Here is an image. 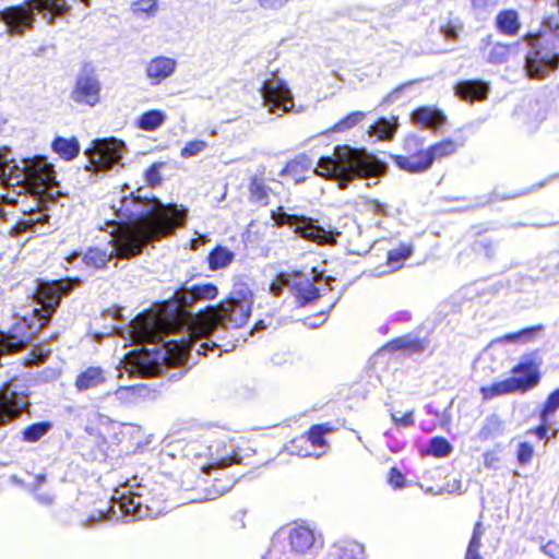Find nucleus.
I'll use <instances>...</instances> for the list:
<instances>
[{
    "instance_id": "1",
    "label": "nucleus",
    "mask_w": 559,
    "mask_h": 559,
    "mask_svg": "<svg viewBox=\"0 0 559 559\" xmlns=\"http://www.w3.org/2000/svg\"><path fill=\"white\" fill-rule=\"evenodd\" d=\"M188 210L183 205L164 204L154 201L152 205L131 193L120 201L116 216L121 228L117 237L116 254L130 259L141 253L148 242L173 235L186 224Z\"/></svg>"
},
{
    "instance_id": "2",
    "label": "nucleus",
    "mask_w": 559,
    "mask_h": 559,
    "mask_svg": "<svg viewBox=\"0 0 559 559\" xmlns=\"http://www.w3.org/2000/svg\"><path fill=\"white\" fill-rule=\"evenodd\" d=\"M253 293L249 285L242 281L235 282L226 299L216 307H207L205 311L199 312L190 329L188 337L179 341L164 343V359L169 364H180L193 348L198 354H206V350L214 349L216 344L201 342L218 328L240 329L243 328L251 316L253 306Z\"/></svg>"
},
{
    "instance_id": "3",
    "label": "nucleus",
    "mask_w": 559,
    "mask_h": 559,
    "mask_svg": "<svg viewBox=\"0 0 559 559\" xmlns=\"http://www.w3.org/2000/svg\"><path fill=\"white\" fill-rule=\"evenodd\" d=\"M386 164L364 148L337 145L333 156H323L318 160L314 173L326 179H335L341 188L349 181L384 176Z\"/></svg>"
},
{
    "instance_id": "4",
    "label": "nucleus",
    "mask_w": 559,
    "mask_h": 559,
    "mask_svg": "<svg viewBox=\"0 0 559 559\" xmlns=\"http://www.w3.org/2000/svg\"><path fill=\"white\" fill-rule=\"evenodd\" d=\"M218 295V288L212 283L195 284L189 289V297L186 292L177 294L178 306L169 311L164 306L157 312L140 314L134 320V334L141 341L151 344H157L164 340V336L175 332L183 326L185 316L181 307L188 301L197 302L201 300H213Z\"/></svg>"
},
{
    "instance_id": "5",
    "label": "nucleus",
    "mask_w": 559,
    "mask_h": 559,
    "mask_svg": "<svg viewBox=\"0 0 559 559\" xmlns=\"http://www.w3.org/2000/svg\"><path fill=\"white\" fill-rule=\"evenodd\" d=\"M47 13V21L66 16L70 11L67 0H24L20 4L10 5L0 11V21L5 24L9 33L23 35L33 29L36 13Z\"/></svg>"
},
{
    "instance_id": "6",
    "label": "nucleus",
    "mask_w": 559,
    "mask_h": 559,
    "mask_svg": "<svg viewBox=\"0 0 559 559\" xmlns=\"http://www.w3.org/2000/svg\"><path fill=\"white\" fill-rule=\"evenodd\" d=\"M542 359L536 354L525 355L524 358L512 367V377L480 386L479 392L484 401L508 394H525L536 388L542 379L539 367Z\"/></svg>"
},
{
    "instance_id": "7",
    "label": "nucleus",
    "mask_w": 559,
    "mask_h": 559,
    "mask_svg": "<svg viewBox=\"0 0 559 559\" xmlns=\"http://www.w3.org/2000/svg\"><path fill=\"white\" fill-rule=\"evenodd\" d=\"M235 484V475L222 465H209L201 469H190L182 479L185 489L195 492L198 500L218 499L228 492Z\"/></svg>"
},
{
    "instance_id": "8",
    "label": "nucleus",
    "mask_w": 559,
    "mask_h": 559,
    "mask_svg": "<svg viewBox=\"0 0 559 559\" xmlns=\"http://www.w3.org/2000/svg\"><path fill=\"white\" fill-rule=\"evenodd\" d=\"M272 219L277 226H289L300 238L319 246H334L341 236L338 230L320 226L313 217L289 214L281 209L272 212Z\"/></svg>"
},
{
    "instance_id": "9",
    "label": "nucleus",
    "mask_w": 559,
    "mask_h": 559,
    "mask_svg": "<svg viewBox=\"0 0 559 559\" xmlns=\"http://www.w3.org/2000/svg\"><path fill=\"white\" fill-rule=\"evenodd\" d=\"M94 503L98 506L91 511V521L111 518V514H116V506L122 515L130 516L133 520H141L148 515L147 510L143 509L141 496L131 491L122 492L117 500L111 498L110 500H97Z\"/></svg>"
},
{
    "instance_id": "10",
    "label": "nucleus",
    "mask_w": 559,
    "mask_h": 559,
    "mask_svg": "<svg viewBox=\"0 0 559 559\" xmlns=\"http://www.w3.org/2000/svg\"><path fill=\"white\" fill-rule=\"evenodd\" d=\"M23 163V183L32 194H44L56 186L53 167L45 157L37 156Z\"/></svg>"
},
{
    "instance_id": "11",
    "label": "nucleus",
    "mask_w": 559,
    "mask_h": 559,
    "mask_svg": "<svg viewBox=\"0 0 559 559\" xmlns=\"http://www.w3.org/2000/svg\"><path fill=\"white\" fill-rule=\"evenodd\" d=\"M88 164L86 169L91 171H102L111 168L122 157V148L115 140H98L93 142V146L87 151Z\"/></svg>"
},
{
    "instance_id": "12",
    "label": "nucleus",
    "mask_w": 559,
    "mask_h": 559,
    "mask_svg": "<svg viewBox=\"0 0 559 559\" xmlns=\"http://www.w3.org/2000/svg\"><path fill=\"white\" fill-rule=\"evenodd\" d=\"M524 40L532 48L525 58V71L530 79H545L550 69L557 68V60L544 53L537 45V36L527 34Z\"/></svg>"
},
{
    "instance_id": "13",
    "label": "nucleus",
    "mask_w": 559,
    "mask_h": 559,
    "mask_svg": "<svg viewBox=\"0 0 559 559\" xmlns=\"http://www.w3.org/2000/svg\"><path fill=\"white\" fill-rule=\"evenodd\" d=\"M414 144V150L407 148L406 155L392 154L390 155L391 160L400 169L407 174H423L431 168V164L428 160V153L421 145V141L413 139L412 142L406 144L409 147Z\"/></svg>"
},
{
    "instance_id": "14",
    "label": "nucleus",
    "mask_w": 559,
    "mask_h": 559,
    "mask_svg": "<svg viewBox=\"0 0 559 559\" xmlns=\"http://www.w3.org/2000/svg\"><path fill=\"white\" fill-rule=\"evenodd\" d=\"M100 82L94 74H80L70 92V98L76 105L94 107L100 102Z\"/></svg>"
},
{
    "instance_id": "15",
    "label": "nucleus",
    "mask_w": 559,
    "mask_h": 559,
    "mask_svg": "<svg viewBox=\"0 0 559 559\" xmlns=\"http://www.w3.org/2000/svg\"><path fill=\"white\" fill-rule=\"evenodd\" d=\"M261 95L270 111L280 109L283 112L289 111L294 107L293 95L286 82L277 79L273 82H263L260 87Z\"/></svg>"
},
{
    "instance_id": "16",
    "label": "nucleus",
    "mask_w": 559,
    "mask_h": 559,
    "mask_svg": "<svg viewBox=\"0 0 559 559\" xmlns=\"http://www.w3.org/2000/svg\"><path fill=\"white\" fill-rule=\"evenodd\" d=\"M558 409L559 386L547 395L538 411L539 424L527 432L533 433L538 440L547 439Z\"/></svg>"
},
{
    "instance_id": "17",
    "label": "nucleus",
    "mask_w": 559,
    "mask_h": 559,
    "mask_svg": "<svg viewBox=\"0 0 559 559\" xmlns=\"http://www.w3.org/2000/svg\"><path fill=\"white\" fill-rule=\"evenodd\" d=\"M483 49L487 51L486 61L492 66L504 64L518 52L520 43L493 41L492 35H488L481 40Z\"/></svg>"
},
{
    "instance_id": "18",
    "label": "nucleus",
    "mask_w": 559,
    "mask_h": 559,
    "mask_svg": "<svg viewBox=\"0 0 559 559\" xmlns=\"http://www.w3.org/2000/svg\"><path fill=\"white\" fill-rule=\"evenodd\" d=\"M489 91V84L481 80H465L454 85L455 96L468 104L487 100Z\"/></svg>"
},
{
    "instance_id": "19",
    "label": "nucleus",
    "mask_w": 559,
    "mask_h": 559,
    "mask_svg": "<svg viewBox=\"0 0 559 559\" xmlns=\"http://www.w3.org/2000/svg\"><path fill=\"white\" fill-rule=\"evenodd\" d=\"M25 403L15 392L0 391V427L19 419Z\"/></svg>"
},
{
    "instance_id": "20",
    "label": "nucleus",
    "mask_w": 559,
    "mask_h": 559,
    "mask_svg": "<svg viewBox=\"0 0 559 559\" xmlns=\"http://www.w3.org/2000/svg\"><path fill=\"white\" fill-rule=\"evenodd\" d=\"M412 121L421 128L438 130L447 124L448 118L441 109L420 106L412 112Z\"/></svg>"
},
{
    "instance_id": "21",
    "label": "nucleus",
    "mask_w": 559,
    "mask_h": 559,
    "mask_svg": "<svg viewBox=\"0 0 559 559\" xmlns=\"http://www.w3.org/2000/svg\"><path fill=\"white\" fill-rule=\"evenodd\" d=\"M175 59L164 56L152 58L146 64L145 73L152 85L160 84L169 78L176 70Z\"/></svg>"
},
{
    "instance_id": "22",
    "label": "nucleus",
    "mask_w": 559,
    "mask_h": 559,
    "mask_svg": "<svg viewBox=\"0 0 559 559\" xmlns=\"http://www.w3.org/2000/svg\"><path fill=\"white\" fill-rule=\"evenodd\" d=\"M334 430L335 427L332 424L322 423L310 426L305 432L311 449H313L314 456L319 457L328 452L330 445L325 436L332 433Z\"/></svg>"
},
{
    "instance_id": "23",
    "label": "nucleus",
    "mask_w": 559,
    "mask_h": 559,
    "mask_svg": "<svg viewBox=\"0 0 559 559\" xmlns=\"http://www.w3.org/2000/svg\"><path fill=\"white\" fill-rule=\"evenodd\" d=\"M427 345V338L413 337L407 334L388 341L384 344L383 349L388 353L402 350L407 355H414L424 352Z\"/></svg>"
},
{
    "instance_id": "24",
    "label": "nucleus",
    "mask_w": 559,
    "mask_h": 559,
    "mask_svg": "<svg viewBox=\"0 0 559 559\" xmlns=\"http://www.w3.org/2000/svg\"><path fill=\"white\" fill-rule=\"evenodd\" d=\"M107 381L106 371L98 366H91L78 373L74 386L79 392L96 389Z\"/></svg>"
},
{
    "instance_id": "25",
    "label": "nucleus",
    "mask_w": 559,
    "mask_h": 559,
    "mask_svg": "<svg viewBox=\"0 0 559 559\" xmlns=\"http://www.w3.org/2000/svg\"><path fill=\"white\" fill-rule=\"evenodd\" d=\"M314 542L313 531L307 526L297 525L288 533V545L292 552L305 554L312 548Z\"/></svg>"
},
{
    "instance_id": "26",
    "label": "nucleus",
    "mask_w": 559,
    "mask_h": 559,
    "mask_svg": "<svg viewBox=\"0 0 559 559\" xmlns=\"http://www.w3.org/2000/svg\"><path fill=\"white\" fill-rule=\"evenodd\" d=\"M495 26L501 35L516 36L521 29L519 13L513 9L501 10L496 15Z\"/></svg>"
},
{
    "instance_id": "27",
    "label": "nucleus",
    "mask_w": 559,
    "mask_h": 559,
    "mask_svg": "<svg viewBox=\"0 0 559 559\" xmlns=\"http://www.w3.org/2000/svg\"><path fill=\"white\" fill-rule=\"evenodd\" d=\"M111 242L114 245V250L111 252H107L106 250H103L97 247L87 248L82 257V262L84 263V265L88 269L100 270L106 267L107 263L112 258L121 259L119 255L116 254L115 239L111 240Z\"/></svg>"
},
{
    "instance_id": "28",
    "label": "nucleus",
    "mask_w": 559,
    "mask_h": 559,
    "mask_svg": "<svg viewBox=\"0 0 559 559\" xmlns=\"http://www.w3.org/2000/svg\"><path fill=\"white\" fill-rule=\"evenodd\" d=\"M52 151L63 160H72L80 154V143L75 136L57 135L51 143Z\"/></svg>"
},
{
    "instance_id": "29",
    "label": "nucleus",
    "mask_w": 559,
    "mask_h": 559,
    "mask_svg": "<svg viewBox=\"0 0 559 559\" xmlns=\"http://www.w3.org/2000/svg\"><path fill=\"white\" fill-rule=\"evenodd\" d=\"M459 146L460 144L450 138L441 139L440 141L426 147L428 153V160L432 166L435 162H440L454 155Z\"/></svg>"
},
{
    "instance_id": "30",
    "label": "nucleus",
    "mask_w": 559,
    "mask_h": 559,
    "mask_svg": "<svg viewBox=\"0 0 559 559\" xmlns=\"http://www.w3.org/2000/svg\"><path fill=\"white\" fill-rule=\"evenodd\" d=\"M312 166V160L306 154H299L288 160L281 170L282 177H292L296 182L302 179V175Z\"/></svg>"
},
{
    "instance_id": "31",
    "label": "nucleus",
    "mask_w": 559,
    "mask_h": 559,
    "mask_svg": "<svg viewBox=\"0 0 559 559\" xmlns=\"http://www.w3.org/2000/svg\"><path fill=\"white\" fill-rule=\"evenodd\" d=\"M235 254L223 246H215L207 254V266L211 271L227 267L233 263Z\"/></svg>"
},
{
    "instance_id": "32",
    "label": "nucleus",
    "mask_w": 559,
    "mask_h": 559,
    "mask_svg": "<svg viewBox=\"0 0 559 559\" xmlns=\"http://www.w3.org/2000/svg\"><path fill=\"white\" fill-rule=\"evenodd\" d=\"M249 195L250 199L262 206H266L270 203V191L265 179L259 176H253L249 181Z\"/></svg>"
},
{
    "instance_id": "33",
    "label": "nucleus",
    "mask_w": 559,
    "mask_h": 559,
    "mask_svg": "<svg viewBox=\"0 0 559 559\" xmlns=\"http://www.w3.org/2000/svg\"><path fill=\"white\" fill-rule=\"evenodd\" d=\"M413 252V245L402 243L397 248L388 251L386 264L392 270H400L404 265L405 261L412 257Z\"/></svg>"
},
{
    "instance_id": "34",
    "label": "nucleus",
    "mask_w": 559,
    "mask_h": 559,
    "mask_svg": "<svg viewBox=\"0 0 559 559\" xmlns=\"http://www.w3.org/2000/svg\"><path fill=\"white\" fill-rule=\"evenodd\" d=\"M52 428L50 421H38L28 425L22 430V439L25 442L34 443L39 441Z\"/></svg>"
},
{
    "instance_id": "35",
    "label": "nucleus",
    "mask_w": 559,
    "mask_h": 559,
    "mask_svg": "<svg viewBox=\"0 0 559 559\" xmlns=\"http://www.w3.org/2000/svg\"><path fill=\"white\" fill-rule=\"evenodd\" d=\"M164 112L157 109H152L143 112L140 116L136 126L139 129L143 131H154L158 127H160L164 123Z\"/></svg>"
},
{
    "instance_id": "36",
    "label": "nucleus",
    "mask_w": 559,
    "mask_h": 559,
    "mask_svg": "<svg viewBox=\"0 0 559 559\" xmlns=\"http://www.w3.org/2000/svg\"><path fill=\"white\" fill-rule=\"evenodd\" d=\"M285 449L290 455L299 457L314 456L313 449H311L305 433L294 437L285 445Z\"/></svg>"
},
{
    "instance_id": "37",
    "label": "nucleus",
    "mask_w": 559,
    "mask_h": 559,
    "mask_svg": "<svg viewBox=\"0 0 559 559\" xmlns=\"http://www.w3.org/2000/svg\"><path fill=\"white\" fill-rule=\"evenodd\" d=\"M365 118L366 114L364 111H352L332 124L328 131L331 133L346 132L360 123Z\"/></svg>"
},
{
    "instance_id": "38",
    "label": "nucleus",
    "mask_w": 559,
    "mask_h": 559,
    "mask_svg": "<svg viewBox=\"0 0 559 559\" xmlns=\"http://www.w3.org/2000/svg\"><path fill=\"white\" fill-rule=\"evenodd\" d=\"M452 451L451 443L444 437L437 436L429 440L425 454L440 459L450 455Z\"/></svg>"
},
{
    "instance_id": "39",
    "label": "nucleus",
    "mask_w": 559,
    "mask_h": 559,
    "mask_svg": "<svg viewBox=\"0 0 559 559\" xmlns=\"http://www.w3.org/2000/svg\"><path fill=\"white\" fill-rule=\"evenodd\" d=\"M483 535L484 526L481 522H476L473 528L472 537L469 539L464 559H484L479 555Z\"/></svg>"
},
{
    "instance_id": "40",
    "label": "nucleus",
    "mask_w": 559,
    "mask_h": 559,
    "mask_svg": "<svg viewBox=\"0 0 559 559\" xmlns=\"http://www.w3.org/2000/svg\"><path fill=\"white\" fill-rule=\"evenodd\" d=\"M296 297L301 306L311 302L319 298V288L309 280L305 283H297L295 286Z\"/></svg>"
},
{
    "instance_id": "41",
    "label": "nucleus",
    "mask_w": 559,
    "mask_h": 559,
    "mask_svg": "<svg viewBox=\"0 0 559 559\" xmlns=\"http://www.w3.org/2000/svg\"><path fill=\"white\" fill-rule=\"evenodd\" d=\"M396 131V123H391L386 119H379L370 126L369 133L378 136L380 140H391Z\"/></svg>"
},
{
    "instance_id": "42",
    "label": "nucleus",
    "mask_w": 559,
    "mask_h": 559,
    "mask_svg": "<svg viewBox=\"0 0 559 559\" xmlns=\"http://www.w3.org/2000/svg\"><path fill=\"white\" fill-rule=\"evenodd\" d=\"M365 552L364 546L356 540L344 542L338 546V558L340 559H360Z\"/></svg>"
},
{
    "instance_id": "43",
    "label": "nucleus",
    "mask_w": 559,
    "mask_h": 559,
    "mask_svg": "<svg viewBox=\"0 0 559 559\" xmlns=\"http://www.w3.org/2000/svg\"><path fill=\"white\" fill-rule=\"evenodd\" d=\"M361 212L370 213L379 217L388 215V205L377 199H365L361 202Z\"/></svg>"
},
{
    "instance_id": "44",
    "label": "nucleus",
    "mask_w": 559,
    "mask_h": 559,
    "mask_svg": "<svg viewBox=\"0 0 559 559\" xmlns=\"http://www.w3.org/2000/svg\"><path fill=\"white\" fill-rule=\"evenodd\" d=\"M49 357V352H43L40 346H35L24 358L23 365L26 367L38 366L44 362Z\"/></svg>"
},
{
    "instance_id": "45",
    "label": "nucleus",
    "mask_w": 559,
    "mask_h": 559,
    "mask_svg": "<svg viewBox=\"0 0 559 559\" xmlns=\"http://www.w3.org/2000/svg\"><path fill=\"white\" fill-rule=\"evenodd\" d=\"M540 330H542V325L525 328L521 331L507 334L504 336V340L509 341V342H516V341L527 342V341H531Z\"/></svg>"
},
{
    "instance_id": "46",
    "label": "nucleus",
    "mask_w": 559,
    "mask_h": 559,
    "mask_svg": "<svg viewBox=\"0 0 559 559\" xmlns=\"http://www.w3.org/2000/svg\"><path fill=\"white\" fill-rule=\"evenodd\" d=\"M206 146L207 144L203 140H192L186 143V145L181 148L180 155L183 158H190L204 151Z\"/></svg>"
},
{
    "instance_id": "47",
    "label": "nucleus",
    "mask_w": 559,
    "mask_h": 559,
    "mask_svg": "<svg viewBox=\"0 0 559 559\" xmlns=\"http://www.w3.org/2000/svg\"><path fill=\"white\" fill-rule=\"evenodd\" d=\"M391 421L396 428H409L415 425L414 411H408L399 416L395 412L390 413Z\"/></svg>"
},
{
    "instance_id": "48",
    "label": "nucleus",
    "mask_w": 559,
    "mask_h": 559,
    "mask_svg": "<svg viewBox=\"0 0 559 559\" xmlns=\"http://www.w3.org/2000/svg\"><path fill=\"white\" fill-rule=\"evenodd\" d=\"M534 455V448L531 443L523 441L519 443L516 459L521 465L527 464Z\"/></svg>"
},
{
    "instance_id": "49",
    "label": "nucleus",
    "mask_w": 559,
    "mask_h": 559,
    "mask_svg": "<svg viewBox=\"0 0 559 559\" xmlns=\"http://www.w3.org/2000/svg\"><path fill=\"white\" fill-rule=\"evenodd\" d=\"M388 483L393 489H402L406 484V478L396 466H393L389 469Z\"/></svg>"
},
{
    "instance_id": "50",
    "label": "nucleus",
    "mask_w": 559,
    "mask_h": 559,
    "mask_svg": "<svg viewBox=\"0 0 559 559\" xmlns=\"http://www.w3.org/2000/svg\"><path fill=\"white\" fill-rule=\"evenodd\" d=\"M132 10L134 13L153 14L157 11V2L156 0H134Z\"/></svg>"
},
{
    "instance_id": "51",
    "label": "nucleus",
    "mask_w": 559,
    "mask_h": 559,
    "mask_svg": "<svg viewBox=\"0 0 559 559\" xmlns=\"http://www.w3.org/2000/svg\"><path fill=\"white\" fill-rule=\"evenodd\" d=\"M146 181L151 186H158L162 182V176L159 174V166L153 164L145 171Z\"/></svg>"
},
{
    "instance_id": "52",
    "label": "nucleus",
    "mask_w": 559,
    "mask_h": 559,
    "mask_svg": "<svg viewBox=\"0 0 559 559\" xmlns=\"http://www.w3.org/2000/svg\"><path fill=\"white\" fill-rule=\"evenodd\" d=\"M500 459L493 451H487L484 453V465L487 468H497Z\"/></svg>"
},
{
    "instance_id": "53",
    "label": "nucleus",
    "mask_w": 559,
    "mask_h": 559,
    "mask_svg": "<svg viewBox=\"0 0 559 559\" xmlns=\"http://www.w3.org/2000/svg\"><path fill=\"white\" fill-rule=\"evenodd\" d=\"M440 31L443 34L444 38L448 40H455L459 37V31L453 25H450V24L443 25V26H441Z\"/></svg>"
},
{
    "instance_id": "54",
    "label": "nucleus",
    "mask_w": 559,
    "mask_h": 559,
    "mask_svg": "<svg viewBox=\"0 0 559 559\" xmlns=\"http://www.w3.org/2000/svg\"><path fill=\"white\" fill-rule=\"evenodd\" d=\"M258 2L264 9L276 10L284 7L287 0H258Z\"/></svg>"
},
{
    "instance_id": "55",
    "label": "nucleus",
    "mask_w": 559,
    "mask_h": 559,
    "mask_svg": "<svg viewBox=\"0 0 559 559\" xmlns=\"http://www.w3.org/2000/svg\"><path fill=\"white\" fill-rule=\"evenodd\" d=\"M135 364L144 371H148V370H152L154 368V366L152 365V362L148 360V356L145 354V355H138L135 357Z\"/></svg>"
},
{
    "instance_id": "56",
    "label": "nucleus",
    "mask_w": 559,
    "mask_h": 559,
    "mask_svg": "<svg viewBox=\"0 0 559 559\" xmlns=\"http://www.w3.org/2000/svg\"><path fill=\"white\" fill-rule=\"evenodd\" d=\"M46 479H47V477H46V474H44V473L36 475L34 483L31 486V489L34 491L38 490L46 483Z\"/></svg>"
},
{
    "instance_id": "57",
    "label": "nucleus",
    "mask_w": 559,
    "mask_h": 559,
    "mask_svg": "<svg viewBox=\"0 0 559 559\" xmlns=\"http://www.w3.org/2000/svg\"><path fill=\"white\" fill-rule=\"evenodd\" d=\"M414 82L411 81V82H407V83H404L395 88H393L389 95V97H397L400 93H402L406 87L411 86Z\"/></svg>"
},
{
    "instance_id": "58",
    "label": "nucleus",
    "mask_w": 559,
    "mask_h": 559,
    "mask_svg": "<svg viewBox=\"0 0 559 559\" xmlns=\"http://www.w3.org/2000/svg\"><path fill=\"white\" fill-rule=\"evenodd\" d=\"M558 547V545L554 542H549L546 544L545 546V551L550 555L551 557H556V555L554 554V551H556V548Z\"/></svg>"
},
{
    "instance_id": "59",
    "label": "nucleus",
    "mask_w": 559,
    "mask_h": 559,
    "mask_svg": "<svg viewBox=\"0 0 559 559\" xmlns=\"http://www.w3.org/2000/svg\"><path fill=\"white\" fill-rule=\"evenodd\" d=\"M210 485H213V475L210 477Z\"/></svg>"
},
{
    "instance_id": "60",
    "label": "nucleus",
    "mask_w": 559,
    "mask_h": 559,
    "mask_svg": "<svg viewBox=\"0 0 559 559\" xmlns=\"http://www.w3.org/2000/svg\"><path fill=\"white\" fill-rule=\"evenodd\" d=\"M473 2H475V0H473Z\"/></svg>"
}]
</instances>
